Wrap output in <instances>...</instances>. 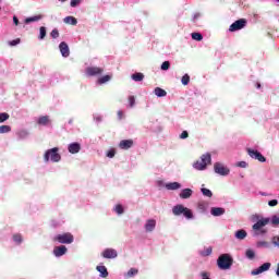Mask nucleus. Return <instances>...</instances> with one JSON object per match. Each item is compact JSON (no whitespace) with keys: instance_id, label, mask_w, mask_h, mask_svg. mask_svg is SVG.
<instances>
[{"instance_id":"nucleus-1","label":"nucleus","mask_w":279,"mask_h":279,"mask_svg":"<svg viewBox=\"0 0 279 279\" xmlns=\"http://www.w3.org/2000/svg\"><path fill=\"white\" fill-rule=\"evenodd\" d=\"M233 263H234V259L232 258V256H230V254H222L217 259V265L219 269H222V270L230 269Z\"/></svg>"},{"instance_id":"nucleus-2","label":"nucleus","mask_w":279,"mask_h":279,"mask_svg":"<svg viewBox=\"0 0 279 279\" xmlns=\"http://www.w3.org/2000/svg\"><path fill=\"white\" fill-rule=\"evenodd\" d=\"M172 215H174V217H180V215H183L185 219H193V211L187 207H184V205L174 206L172 208Z\"/></svg>"},{"instance_id":"nucleus-3","label":"nucleus","mask_w":279,"mask_h":279,"mask_svg":"<svg viewBox=\"0 0 279 279\" xmlns=\"http://www.w3.org/2000/svg\"><path fill=\"white\" fill-rule=\"evenodd\" d=\"M269 218H263L253 225V230L255 232V236H260L263 234H267V229H264L265 226L269 223Z\"/></svg>"},{"instance_id":"nucleus-4","label":"nucleus","mask_w":279,"mask_h":279,"mask_svg":"<svg viewBox=\"0 0 279 279\" xmlns=\"http://www.w3.org/2000/svg\"><path fill=\"white\" fill-rule=\"evenodd\" d=\"M58 151H60V148L58 147L48 149L44 155L45 162H48L49 160H51V162H60L62 156L59 155Z\"/></svg>"},{"instance_id":"nucleus-5","label":"nucleus","mask_w":279,"mask_h":279,"mask_svg":"<svg viewBox=\"0 0 279 279\" xmlns=\"http://www.w3.org/2000/svg\"><path fill=\"white\" fill-rule=\"evenodd\" d=\"M52 241L57 242V243H61L63 245H71V243H73V241H75V238L70 233H61L56 235Z\"/></svg>"},{"instance_id":"nucleus-6","label":"nucleus","mask_w":279,"mask_h":279,"mask_svg":"<svg viewBox=\"0 0 279 279\" xmlns=\"http://www.w3.org/2000/svg\"><path fill=\"white\" fill-rule=\"evenodd\" d=\"M210 154H205L201 157L199 161H196L194 163V169H197L198 171H204V169H206V167H208V165H210Z\"/></svg>"},{"instance_id":"nucleus-7","label":"nucleus","mask_w":279,"mask_h":279,"mask_svg":"<svg viewBox=\"0 0 279 279\" xmlns=\"http://www.w3.org/2000/svg\"><path fill=\"white\" fill-rule=\"evenodd\" d=\"M214 171L215 173H218V175H229L230 174V169L221 162H216L214 165Z\"/></svg>"},{"instance_id":"nucleus-8","label":"nucleus","mask_w":279,"mask_h":279,"mask_svg":"<svg viewBox=\"0 0 279 279\" xmlns=\"http://www.w3.org/2000/svg\"><path fill=\"white\" fill-rule=\"evenodd\" d=\"M245 25H247V20L240 19L230 25L229 32H239V29H243Z\"/></svg>"},{"instance_id":"nucleus-9","label":"nucleus","mask_w":279,"mask_h":279,"mask_svg":"<svg viewBox=\"0 0 279 279\" xmlns=\"http://www.w3.org/2000/svg\"><path fill=\"white\" fill-rule=\"evenodd\" d=\"M247 154L251 158H254L255 160H258L259 162H266L267 158L260 154L258 150H254L252 148H247Z\"/></svg>"},{"instance_id":"nucleus-10","label":"nucleus","mask_w":279,"mask_h":279,"mask_svg":"<svg viewBox=\"0 0 279 279\" xmlns=\"http://www.w3.org/2000/svg\"><path fill=\"white\" fill-rule=\"evenodd\" d=\"M269 269H271V263H264L258 268L253 269L251 271V276H259V274H264V271H269Z\"/></svg>"},{"instance_id":"nucleus-11","label":"nucleus","mask_w":279,"mask_h":279,"mask_svg":"<svg viewBox=\"0 0 279 279\" xmlns=\"http://www.w3.org/2000/svg\"><path fill=\"white\" fill-rule=\"evenodd\" d=\"M102 258H117L119 256V253H117V250L114 248H106L101 253Z\"/></svg>"},{"instance_id":"nucleus-12","label":"nucleus","mask_w":279,"mask_h":279,"mask_svg":"<svg viewBox=\"0 0 279 279\" xmlns=\"http://www.w3.org/2000/svg\"><path fill=\"white\" fill-rule=\"evenodd\" d=\"M86 73L90 77H93L95 75H101V73H104V69L97 68V66H89L86 69Z\"/></svg>"},{"instance_id":"nucleus-13","label":"nucleus","mask_w":279,"mask_h":279,"mask_svg":"<svg viewBox=\"0 0 279 279\" xmlns=\"http://www.w3.org/2000/svg\"><path fill=\"white\" fill-rule=\"evenodd\" d=\"M59 49H60L61 54L63 56V58H69L71 51L69 50V45L65 41H62L59 45Z\"/></svg>"},{"instance_id":"nucleus-14","label":"nucleus","mask_w":279,"mask_h":279,"mask_svg":"<svg viewBox=\"0 0 279 279\" xmlns=\"http://www.w3.org/2000/svg\"><path fill=\"white\" fill-rule=\"evenodd\" d=\"M82 149V145L80 143L75 142L68 146V151L70 154H80V150Z\"/></svg>"},{"instance_id":"nucleus-15","label":"nucleus","mask_w":279,"mask_h":279,"mask_svg":"<svg viewBox=\"0 0 279 279\" xmlns=\"http://www.w3.org/2000/svg\"><path fill=\"white\" fill-rule=\"evenodd\" d=\"M134 146V141L133 140H122L119 143L120 149H130Z\"/></svg>"},{"instance_id":"nucleus-16","label":"nucleus","mask_w":279,"mask_h":279,"mask_svg":"<svg viewBox=\"0 0 279 279\" xmlns=\"http://www.w3.org/2000/svg\"><path fill=\"white\" fill-rule=\"evenodd\" d=\"M210 214L213 217H221V215H226V209L223 207H211Z\"/></svg>"},{"instance_id":"nucleus-17","label":"nucleus","mask_w":279,"mask_h":279,"mask_svg":"<svg viewBox=\"0 0 279 279\" xmlns=\"http://www.w3.org/2000/svg\"><path fill=\"white\" fill-rule=\"evenodd\" d=\"M146 232H154L156 230V220L148 219L144 226Z\"/></svg>"},{"instance_id":"nucleus-18","label":"nucleus","mask_w":279,"mask_h":279,"mask_svg":"<svg viewBox=\"0 0 279 279\" xmlns=\"http://www.w3.org/2000/svg\"><path fill=\"white\" fill-rule=\"evenodd\" d=\"M66 251H68L66 246L61 245L53 248V254L54 256L60 257V256H64V254H66Z\"/></svg>"},{"instance_id":"nucleus-19","label":"nucleus","mask_w":279,"mask_h":279,"mask_svg":"<svg viewBox=\"0 0 279 279\" xmlns=\"http://www.w3.org/2000/svg\"><path fill=\"white\" fill-rule=\"evenodd\" d=\"M38 125H51V119L49 116H41L37 120Z\"/></svg>"},{"instance_id":"nucleus-20","label":"nucleus","mask_w":279,"mask_h":279,"mask_svg":"<svg viewBox=\"0 0 279 279\" xmlns=\"http://www.w3.org/2000/svg\"><path fill=\"white\" fill-rule=\"evenodd\" d=\"M191 195H193V190H191V189H184L180 193L181 199H189V197H191Z\"/></svg>"},{"instance_id":"nucleus-21","label":"nucleus","mask_w":279,"mask_h":279,"mask_svg":"<svg viewBox=\"0 0 279 279\" xmlns=\"http://www.w3.org/2000/svg\"><path fill=\"white\" fill-rule=\"evenodd\" d=\"M166 189L168 191H178V189H182V185L178 182H172V183L166 184Z\"/></svg>"},{"instance_id":"nucleus-22","label":"nucleus","mask_w":279,"mask_h":279,"mask_svg":"<svg viewBox=\"0 0 279 279\" xmlns=\"http://www.w3.org/2000/svg\"><path fill=\"white\" fill-rule=\"evenodd\" d=\"M97 271H99L101 278H108V268L106 266H97Z\"/></svg>"},{"instance_id":"nucleus-23","label":"nucleus","mask_w":279,"mask_h":279,"mask_svg":"<svg viewBox=\"0 0 279 279\" xmlns=\"http://www.w3.org/2000/svg\"><path fill=\"white\" fill-rule=\"evenodd\" d=\"M131 77L134 82H143V80H145V74L137 72V73L132 74Z\"/></svg>"},{"instance_id":"nucleus-24","label":"nucleus","mask_w":279,"mask_h":279,"mask_svg":"<svg viewBox=\"0 0 279 279\" xmlns=\"http://www.w3.org/2000/svg\"><path fill=\"white\" fill-rule=\"evenodd\" d=\"M247 236V232L243 229L238 230L235 232V239H239L240 241H243V239H245Z\"/></svg>"},{"instance_id":"nucleus-25","label":"nucleus","mask_w":279,"mask_h":279,"mask_svg":"<svg viewBox=\"0 0 279 279\" xmlns=\"http://www.w3.org/2000/svg\"><path fill=\"white\" fill-rule=\"evenodd\" d=\"M41 19H43V15H35V16L25 19V23L26 25H28V23H36L38 21H41Z\"/></svg>"},{"instance_id":"nucleus-26","label":"nucleus","mask_w":279,"mask_h":279,"mask_svg":"<svg viewBox=\"0 0 279 279\" xmlns=\"http://www.w3.org/2000/svg\"><path fill=\"white\" fill-rule=\"evenodd\" d=\"M63 22L66 23L68 25H77V19L73 16L64 17Z\"/></svg>"},{"instance_id":"nucleus-27","label":"nucleus","mask_w":279,"mask_h":279,"mask_svg":"<svg viewBox=\"0 0 279 279\" xmlns=\"http://www.w3.org/2000/svg\"><path fill=\"white\" fill-rule=\"evenodd\" d=\"M154 93L157 97H167V90H165L160 87H156Z\"/></svg>"},{"instance_id":"nucleus-28","label":"nucleus","mask_w":279,"mask_h":279,"mask_svg":"<svg viewBox=\"0 0 279 279\" xmlns=\"http://www.w3.org/2000/svg\"><path fill=\"white\" fill-rule=\"evenodd\" d=\"M245 256L246 258H248L250 260H254V258H256V253L254 252V250L248 248L245 252Z\"/></svg>"},{"instance_id":"nucleus-29","label":"nucleus","mask_w":279,"mask_h":279,"mask_svg":"<svg viewBox=\"0 0 279 279\" xmlns=\"http://www.w3.org/2000/svg\"><path fill=\"white\" fill-rule=\"evenodd\" d=\"M137 274H138V268H131V269L126 272L125 277H126V278H134V276H137Z\"/></svg>"},{"instance_id":"nucleus-30","label":"nucleus","mask_w":279,"mask_h":279,"mask_svg":"<svg viewBox=\"0 0 279 279\" xmlns=\"http://www.w3.org/2000/svg\"><path fill=\"white\" fill-rule=\"evenodd\" d=\"M112 80V76H110V75H105V76H102V77H99L98 78V84H106V83H108V82H110Z\"/></svg>"},{"instance_id":"nucleus-31","label":"nucleus","mask_w":279,"mask_h":279,"mask_svg":"<svg viewBox=\"0 0 279 279\" xmlns=\"http://www.w3.org/2000/svg\"><path fill=\"white\" fill-rule=\"evenodd\" d=\"M13 241L17 245H21L23 243V235H21L20 233L13 234Z\"/></svg>"},{"instance_id":"nucleus-32","label":"nucleus","mask_w":279,"mask_h":279,"mask_svg":"<svg viewBox=\"0 0 279 279\" xmlns=\"http://www.w3.org/2000/svg\"><path fill=\"white\" fill-rule=\"evenodd\" d=\"M46 36H47V28L45 26H41L39 28V40H45Z\"/></svg>"},{"instance_id":"nucleus-33","label":"nucleus","mask_w":279,"mask_h":279,"mask_svg":"<svg viewBox=\"0 0 279 279\" xmlns=\"http://www.w3.org/2000/svg\"><path fill=\"white\" fill-rule=\"evenodd\" d=\"M8 132H12V126H10V125H1L0 126V134H8Z\"/></svg>"},{"instance_id":"nucleus-34","label":"nucleus","mask_w":279,"mask_h":279,"mask_svg":"<svg viewBox=\"0 0 279 279\" xmlns=\"http://www.w3.org/2000/svg\"><path fill=\"white\" fill-rule=\"evenodd\" d=\"M192 39L197 40L199 43L204 40V36L201 33H192Z\"/></svg>"},{"instance_id":"nucleus-35","label":"nucleus","mask_w":279,"mask_h":279,"mask_svg":"<svg viewBox=\"0 0 279 279\" xmlns=\"http://www.w3.org/2000/svg\"><path fill=\"white\" fill-rule=\"evenodd\" d=\"M181 82L183 86H189V82H191V76H189V74L183 75Z\"/></svg>"},{"instance_id":"nucleus-36","label":"nucleus","mask_w":279,"mask_h":279,"mask_svg":"<svg viewBox=\"0 0 279 279\" xmlns=\"http://www.w3.org/2000/svg\"><path fill=\"white\" fill-rule=\"evenodd\" d=\"M201 191L205 197H213V191H210L206 187H202Z\"/></svg>"},{"instance_id":"nucleus-37","label":"nucleus","mask_w":279,"mask_h":279,"mask_svg":"<svg viewBox=\"0 0 279 279\" xmlns=\"http://www.w3.org/2000/svg\"><path fill=\"white\" fill-rule=\"evenodd\" d=\"M8 119H10L9 113H7V112L0 113V123H5V121H8Z\"/></svg>"},{"instance_id":"nucleus-38","label":"nucleus","mask_w":279,"mask_h":279,"mask_svg":"<svg viewBox=\"0 0 279 279\" xmlns=\"http://www.w3.org/2000/svg\"><path fill=\"white\" fill-rule=\"evenodd\" d=\"M170 66H171V63L169 61H165L161 64V71H169Z\"/></svg>"},{"instance_id":"nucleus-39","label":"nucleus","mask_w":279,"mask_h":279,"mask_svg":"<svg viewBox=\"0 0 279 279\" xmlns=\"http://www.w3.org/2000/svg\"><path fill=\"white\" fill-rule=\"evenodd\" d=\"M50 36H51V38H59L60 32L58 31V28L52 29L50 33Z\"/></svg>"},{"instance_id":"nucleus-40","label":"nucleus","mask_w":279,"mask_h":279,"mask_svg":"<svg viewBox=\"0 0 279 279\" xmlns=\"http://www.w3.org/2000/svg\"><path fill=\"white\" fill-rule=\"evenodd\" d=\"M203 256H210L213 254V247H207L205 251L201 252Z\"/></svg>"},{"instance_id":"nucleus-41","label":"nucleus","mask_w":279,"mask_h":279,"mask_svg":"<svg viewBox=\"0 0 279 279\" xmlns=\"http://www.w3.org/2000/svg\"><path fill=\"white\" fill-rule=\"evenodd\" d=\"M114 210H116V213H117L118 215H123V213H124L122 205H116Z\"/></svg>"},{"instance_id":"nucleus-42","label":"nucleus","mask_w":279,"mask_h":279,"mask_svg":"<svg viewBox=\"0 0 279 279\" xmlns=\"http://www.w3.org/2000/svg\"><path fill=\"white\" fill-rule=\"evenodd\" d=\"M257 247H269V242L259 241V242H257Z\"/></svg>"},{"instance_id":"nucleus-43","label":"nucleus","mask_w":279,"mask_h":279,"mask_svg":"<svg viewBox=\"0 0 279 279\" xmlns=\"http://www.w3.org/2000/svg\"><path fill=\"white\" fill-rule=\"evenodd\" d=\"M82 3V0H71L70 5L71 8H77Z\"/></svg>"},{"instance_id":"nucleus-44","label":"nucleus","mask_w":279,"mask_h":279,"mask_svg":"<svg viewBox=\"0 0 279 279\" xmlns=\"http://www.w3.org/2000/svg\"><path fill=\"white\" fill-rule=\"evenodd\" d=\"M129 104L131 108H134V104H136V98L134 96H129Z\"/></svg>"},{"instance_id":"nucleus-45","label":"nucleus","mask_w":279,"mask_h":279,"mask_svg":"<svg viewBox=\"0 0 279 279\" xmlns=\"http://www.w3.org/2000/svg\"><path fill=\"white\" fill-rule=\"evenodd\" d=\"M271 223L272 226H279V216H272Z\"/></svg>"},{"instance_id":"nucleus-46","label":"nucleus","mask_w":279,"mask_h":279,"mask_svg":"<svg viewBox=\"0 0 279 279\" xmlns=\"http://www.w3.org/2000/svg\"><path fill=\"white\" fill-rule=\"evenodd\" d=\"M201 278H202V279H211V278H210V272H208V271H202V272H201Z\"/></svg>"},{"instance_id":"nucleus-47","label":"nucleus","mask_w":279,"mask_h":279,"mask_svg":"<svg viewBox=\"0 0 279 279\" xmlns=\"http://www.w3.org/2000/svg\"><path fill=\"white\" fill-rule=\"evenodd\" d=\"M20 43H21V39L17 38V39L11 40V41L9 43V45H10L11 47H16V45H19Z\"/></svg>"},{"instance_id":"nucleus-48","label":"nucleus","mask_w":279,"mask_h":279,"mask_svg":"<svg viewBox=\"0 0 279 279\" xmlns=\"http://www.w3.org/2000/svg\"><path fill=\"white\" fill-rule=\"evenodd\" d=\"M236 167H240L241 169H246L247 163H246L245 161H239V162L236 163Z\"/></svg>"},{"instance_id":"nucleus-49","label":"nucleus","mask_w":279,"mask_h":279,"mask_svg":"<svg viewBox=\"0 0 279 279\" xmlns=\"http://www.w3.org/2000/svg\"><path fill=\"white\" fill-rule=\"evenodd\" d=\"M198 210H202V213L206 211V205L204 203H198Z\"/></svg>"},{"instance_id":"nucleus-50","label":"nucleus","mask_w":279,"mask_h":279,"mask_svg":"<svg viewBox=\"0 0 279 279\" xmlns=\"http://www.w3.org/2000/svg\"><path fill=\"white\" fill-rule=\"evenodd\" d=\"M272 244L276 245L277 247H279V236L278 235L272 238Z\"/></svg>"},{"instance_id":"nucleus-51","label":"nucleus","mask_w":279,"mask_h":279,"mask_svg":"<svg viewBox=\"0 0 279 279\" xmlns=\"http://www.w3.org/2000/svg\"><path fill=\"white\" fill-rule=\"evenodd\" d=\"M268 206H270V207L278 206V199L269 201Z\"/></svg>"},{"instance_id":"nucleus-52","label":"nucleus","mask_w":279,"mask_h":279,"mask_svg":"<svg viewBox=\"0 0 279 279\" xmlns=\"http://www.w3.org/2000/svg\"><path fill=\"white\" fill-rule=\"evenodd\" d=\"M180 138L184 140V138H189V132L187 131H183L180 135Z\"/></svg>"},{"instance_id":"nucleus-53","label":"nucleus","mask_w":279,"mask_h":279,"mask_svg":"<svg viewBox=\"0 0 279 279\" xmlns=\"http://www.w3.org/2000/svg\"><path fill=\"white\" fill-rule=\"evenodd\" d=\"M114 154H116L114 150H109L107 156L108 158H114Z\"/></svg>"},{"instance_id":"nucleus-54","label":"nucleus","mask_w":279,"mask_h":279,"mask_svg":"<svg viewBox=\"0 0 279 279\" xmlns=\"http://www.w3.org/2000/svg\"><path fill=\"white\" fill-rule=\"evenodd\" d=\"M13 23H14V25H19V17L13 16Z\"/></svg>"},{"instance_id":"nucleus-55","label":"nucleus","mask_w":279,"mask_h":279,"mask_svg":"<svg viewBox=\"0 0 279 279\" xmlns=\"http://www.w3.org/2000/svg\"><path fill=\"white\" fill-rule=\"evenodd\" d=\"M118 119H123V111H118Z\"/></svg>"},{"instance_id":"nucleus-56","label":"nucleus","mask_w":279,"mask_h":279,"mask_svg":"<svg viewBox=\"0 0 279 279\" xmlns=\"http://www.w3.org/2000/svg\"><path fill=\"white\" fill-rule=\"evenodd\" d=\"M276 275L279 276V264L277 265Z\"/></svg>"},{"instance_id":"nucleus-57","label":"nucleus","mask_w":279,"mask_h":279,"mask_svg":"<svg viewBox=\"0 0 279 279\" xmlns=\"http://www.w3.org/2000/svg\"><path fill=\"white\" fill-rule=\"evenodd\" d=\"M257 88H260V83H257Z\"/></svg>"},{"instance_id":"nucleus-58","label":"nucleus","mask_w":279,"mask_h":279,"mask_svg":"<svg viewBox=\"0 0 279 279\" xmlns=\"http://www.w3.org/2000/svg\"><path fill=\"white\" fill-rule=\"evenodd\" d=\"M59 1H61L62 3H64V1H66V0H59Z\"/></svg>"},{"instance_id":"nucleus-59","label":"nucleus","mask_w":279,"mask_h":279,"mask_svg":"<svg viewBox=\"0 0 279 279\" xmlns=\"http://www.w3.org/2000/svg\"><path fill=\"white\" fill-rule=\"evenodd\" d=\"M197 16H198V15H195V16H194V21H195V19H197Z\"/></svg>"},{"instance_id":"nucleus-60","label":"nucleus","mask_w":279,"mask_h":279,"mask_svg":"<svg viewBox=\"0 0 279 279\" xmlns=\"http://www.w3.org/2000/svg\"><path fill=\"white\" fill-rule=\"evenodd\" d=\"M0 10H1V7H0Z\"/></svg>"}]
</instances>
